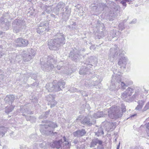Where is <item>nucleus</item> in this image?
Masks as SVG:
<instances>
[{
    "instance_id": "46",
    "label": "nucleus",
    "mask_w": 149,
    "mask_h": 149,
    "mask_svg": "<svg viewBox=\"0 0 149 149\" xmlns=\"http://www.w3.org/2000/svg\"><path fill=\"white\" fill-rule=\"evenodd\" d=\"M24 113H26L27 114H31V113H30V112L29 111H28V110H27L26 109L24 111Z\"/></svg>"
},
{
    "instance_id": "41",
    "label": "nucleus",
    "mask_w": 149,
    "mask_h": 149,
    "mask_svg": "<svg viewBox=\"0 0 149 149\" xmlns=\"http://www.w3.org/2000/svg\"><path fill=\"white\" fill-rule=\"evenodd\" d=\"M96 141H97V144L98 143L100 145H102V142L101 140H99L97 139H96Z\"/></svg>"
},
{
    "instance_id": "4",
    "label": "nucleus",
    "mask_w": 149,
    "mask_h": 149,
    "mask_svg": "<svg viewBox=\"0 0 149 149\" xmlns=\"http://www.w3.org/2000/svg\"><path fill=\"white\" fill-rule=\"evenodd\" d=\"M57 127L56 123L48 121L42 126L40 130V132L44 135H50L53 134H56V132L54 133L53 131L55 128Z\"/></svg>"
},
{
    "instance_id": "12",
    "label": "nucleus",
    "mask_w": 149,
    "mask_h": 149,
    "mask_svg": "<svg viewBox=\"0 0 149 149\" xmlns=\"http://www.w3.org/2000/svg\"><path fill=\"white\" fill-rule=\"evenodd\" d=\"M134 92V89L131 87H128L125 91L122 93L121 98L124 100L126 101L128 97L131 96Z\"/></svg>"
},
{
    "instance_id": "57",
    "label": "nucleus",
    "mask_w": 149,
    "mask_h": 149,
    "mask_svg": "<svg viewBox=\"0 0 149 149\" xmlns=\"http://www.w3.org/2000/svg\"><path fill=\"white\" fill-rule=\"evenodd\" d=\"M123 0V1H125L126 2H129V0Z\"/></svg>"
},
{
    "instance_id": "48",
    "label": "nucleus",
    "mask_w": 149,
    "mask_h": 149,
    "mask_svg": "<svg viewBox=\"0 0 149 149\" xmlns=\"http://www.w3.org/2000/svg\"><path fill=\"white\" fill-rule=\"evenodd\" d=\"M37 136V135H36V134H34V135H32L31 136V138L32 139H33V138H34V137H36V136Z\"/></svg>"
},
{
    "instance_id": "52",
    "label": "nucleus",
    "mask_w": 149,
    "mask_h": 149,
    "mask_svg": "<svg viewBox=\"0 0 149 149\" xmlns=\"http://www.w3.org/2000/svg\"><path fill=\"white\" fill-rule=\"evenodd\" d=\"M1 49L0 48V57H1L3 54V53L1 51Z\"/></svg>"
},
{
    "instance_id": "53",
    "label": "nucleus",
    "mask_w": 149,
    "mask_h": 149,
    "mask_svg": "<svg viewBox=\"0 0 149 149\" xmlns=\"http://www.w3.org/2000/svg\"><path fill=\"white\" fill-rule=\"evenodd\" d=\"M97 81H95V83H94V84H93V86H95L96 85H97Z\"/></svg>"
},
{
    "instance_id": "59",
    "label": "nucleus",
    "mask_w": 149,
    "mask_h": 149,
    "mask_svg": "<svg viewBox=\"0 0 149 149\" xmlns=\"http://www.w3.org/2000/svg\"><path fill=\"white\" fill-rule=\"evenodd\" d=\"M49 84H47L46 85V87L47 88V87H48V86H49Z\"/></svg>"
},
{
    "instance_id": "34",
    "label": "nucleus",
    "mask_w": 149,
    "mask_h": 149,
    "mask_svg": "<svg viewBox=\"0 0 149 149\" xmlns=\"http://www.w3.org/2000/svg\"><path fill=\"white\" fill-rule=\"evenodd\" d=\"M104 31H102L100 33V35H99L98 36H97L96 38L99 39H100L101 38L103 37L104 36Z\"/></svg>"
},
{
    "instance_id": "61",
    "label": "nucleus",
    "mask_w": 149,
    "mask_h": 149,
    "mask_svg": "<svg viewBox=\"0 0 149 149\" xmlns=\"http://www.w3.org/2000/svg\"><path fill=\"white\" fill-rule=\"evenodd\" d=\"M45 113V114H47L48 113V112H46Z\"/></svg>"
},
{
    "instance_id": "11",
    "label": "nucleus",
    "mask_w": 149,
    "mask_h": 149,
    "mask_svg": "<svg viewBox=\"0 0 149 149\" xmlns=\"http://www.w3.org/2000/svg\"><path fill=\"white\" fill-rule=\"evenodd\" d=\"M118 50V49L116 45H115L114 47L110 49L109 55V59L110 61L113 62L114 59L117 56Z\"/></svg>"
},
{
    "instance_id": "51",
    "label": "nucleus",
    "mask_w": 149,
    "mask_h": 149,
    "mask_svg": "<svg viewBox=\"0 0 149 149\" xmlns=\"http://www.w3.org/2000/svg\"><path fill=\"white\" fill-rule=\"evenodd\" d=\"M136 95L137 94H136V93H135V94L134 95H133L132 97L133 98H136Z\"/></svg>"
},
{
    "instance_id": "2",
    "label": "nucleus",
    "mask_w": 149,
    "mask_h": 149,
    "mask_svg": "<svg viewBox=\"0 0 149 149\" xmlns=\"http://www.w3.org/2000/svg\"><path fill=\"white\" fill-rule=\"evenodd\" d=\"M65 40L64 35L61 33H57L55 38L49 41L48 45L51 50H57L62 45L65 44Z\"/></svg>"
},
{
    "instance_id": "42",
    "label": "nucleus",
    "mask_w": 149,
    "mask_h": 149,
    "mask_svg": "<svg viewBox=\"0 0 149 149\" xmlns=\"http://www.w3.org/2000/svg\"><path fill=\"white\" fill-rule=\"evenodd\" d=\"M120 3L123 5V6L126 7V2L123 0L121 1Z\"/></svg>"
},
{
    "instance_id": "33",
    "label": "nucleus",
    "mask_w": 149,
    "mask_h": 149,
    "mask_svg": "<svg viewBox=\"0 0 149 149\" xmlns=\"http://www.w3.org/2000/svg\"><path fill=\"white\" fill-rule=\"evenodd\" d=\"M52 11L53 12V10H52V7H51L50 6H48L46 9V12L48 13H50L51 11Z\"/></svg>"
},
{
    "instance_id": "1",
    "label": "nucleus",
    "mask_w": 149,
    "mask_h": 149,
    "mask_svg": "<svg viewBox=\"0 0 149 149\" xmlns=\"http://www.w3.org/2000/svg\"><path fill=\"white\" fill-rule=\"evenodd\" d=\"M41 64L42 65L41 68L43 70L48 71L52 70L55 71L56 68L58 70L63 69V66L58 65L56 67H55L54 64H57V62L56 60L53 58V56H47L43 59L42 58L40 60Z\"/></svg>"
},
{
    "instance_id": "60",
    "label": "nucleus",
    "mask_w": 149,
    "mask_h": 149,
    "mask_svg": "<svg viewBox=\"0 0 149 149\" xmlns=\"http://www.w3.org/2000/svg\"><path fill=\"white\" fill-rule=\"evenodd\" d=\"M136 115H133L131 116L132 117H134V116H135Z\"/></svg>"
},
{
    "instance_id": "6",
    "label": "nucleus",
    "mask_w": 149,
    "mask_h": 149,
    "mask_svg": "<svg viewBox=\"0 0 149 149\" xmlns=\"http://www.w3.org/2000/svg\"><path fill=\"white\" fill-rule=\"evenodd\" d=\"M121 77L119 75L116 76L115 77L113 75L112 76V85L111 86V88H112L111 90L116 88V89L117 86H118L119 88L125 89L127 86L123 82L121 81Z\"/></svg>"
},
{
    "instance_id": "25",
    "label": "nucleus",
    "mask_w": 149,
    "mask_h": 149,
    "mask_svg": "<svg viewBox=\"0 0 149 149\" xmlns=\"http://www.w3.org/2000/svg\"><path fill=\"white\" fill-rule=\"evenodd\" d=\"M6 127L3 126L0 127V135H1L3 136L5 134L7 131Z\"/></svg>"
},
{
    "instance_id": "58",
    "label": "nucleus",
    "mask_w": 149,
    "mask_h": 149,
    "mask_svg": "<svg viewBox=\"0 0 149 149\" xmlns=\"http://www.w3.org/2000/svg\"><path fill=\"white\" fill-rule=\"evenodd\" d=\"M120 148V146L119 145H118V146L117 147V149H119Z\"/></svg>"
},
{
    "instance_id": "8",
    "label": "nucleus",
    "mask_w": 149,
    "mask_h": 149,
    "mask_svg": "<svg viewBox=\"0 0 149 149\" xmlns=\"http://www.w3.org/2000/svg\"><path fill=\"white\" fill-rule=\"evenodd\" d=\"M65 142L63 144V146H66L67 148L69 147L70 146V144L68 141V140L64 136L62 139L58 141H54L51 144V146L53 148H56L59 149L61 147V144Z\"/></svg>"
},
{
    "instance_id": "15",
    "label": "nucleus",
    "mask_w": 149,
    "mask_h": 149,
    "mask_svg": "<svg viewBox=\"0 0 149 149\" xmlns=\"http://www.w3.org/2000/svg\"><path fill=\"white\" fill-rule=\"evenodd\" d=\"M30 53H32V54H28L27 52L26 51H23V57L24 59L26 61H30L36 54V52L33 49H31L30 51Z\"/></svg>"
},
{
    "instance_id": "23",
    "label": "nucleus",
    "mask_w": 149,
    "mask_h": 149,
    "mask_svg": "<svg viewBox=\"0 0 149 149\" xmlns=\"http://www.w3.org/2000/svg\"><path fill=\"white\" fill-rule=\"evenodd\" d=\"M105 117L103 111L98 112L93 115V117L95 118H98L101 117Z\"/></svg>"
},
{
    "instance_id": "63",
    "label": "nucleus",
    "mask_w": 149,
    "mask_h": 149,
    "mask_svg": "<svg viewBox=\"0 0 149 149\" xmlns=\"http://www.w3.org/2000/svg\"><path fill=\"white\" fill-rule=\"evenodd\" d=\"M52 15V16H53V17H54V16H55V15Z\"/></svg>"
},
{
    "instance_id": "43",
    "label": "nucleus",
    "mask_w": 149,
    "mask_h": 149,
    "mask_svg": "<svg viewBox=\"0 0 149 149\" xmlns=\"http://www.w3.org/2000/svg\"><path fill=\"white\" fill-rule=\"evenodd\" d=\"M31 119L32 120L31 121V122L32 123L35 122L36 121V118L33 116H32Z\"/></svg>"
},
{
    "instance_id": "19",
    "label": "nucleus",
    "mask_w": 149,
    "mask_h": 149,
    "mask_svg": "<svg viewBox=\"0 0 149 149\" xmlns=\"http://www.w3.org/2000/svg\"><path fill=\"white\" fill-rule=\"evenodd\" d=\"M92 65H91L89 64L85 68H83L80 69L79 71V73L80 74H85L86 73H87V72L89 70L91 69V68H92Z\"/></svg>"
},
{
    "instance_id": "38",
    "label": "nucleus",
    "mask_w": 149,
    "mask_h": 149,
    "mask_svg": "<svg viewBox=\"0 0 149 149\" xmlns=\"http://www.w3.org/2000/svg\"><path fill=\"white\" fill-rule=\"evenodd\" d=\"M119 56H120L121 54L123 55L125 54V52L124 51H123L122 49H120L119 50Z\"/></svg>"
},
{
    "instance_id": "55",
    "label": "nucleus",
    "mask_w": 149,
    "mask_h": 149,
    "mask_svg": "<svg viewBox=\"0 0 149 149\" xmlns=\"http://www.w3.org/2000/svg\"><path fill=\"white\" fill-rule=\"evenodd\" d=\"M33 85L34 86H35V85L37 86L38 85V84L37 83H33Z\"/></svg>"
},
{
    "instance_id": "20",
    "label": "nucleus",
    "mask_w": 149,
    "mask_h": 149,
    "mask_svg": "<svg viewBox=\"0 0 149 149\" xmlns=\"http://www.w3.org/2000/svg\"><path fill=\"white\" fill-rule=\"evenodd\" d=\"M86 133L84 129H82L81 130H79L74 132L73 135L75 137H79L83 136Z\"/></svg>"
},
{
    "instance_id": "13",
    "label": "nucleus",
    "mask_w": 149,
    "mask_h": 149,
    "mask_svg": "<svg viewBox=\"0 0 149 149\" xmlns=\"http://www.w3.org/2000/svg\"><path fill=\"white\" fill-rule=\"evenodd\" d=\"M10 23L8 20L3 17L0 19V26L7 30L9 28Z\"/></svg>"
},
{
    "instance_id": "49",
    "label": "nucleus",
    "mask_w": 149,
    "mask_h": 149,
    "mask_svg": "<svg viewBox=\"0 0 149 149\" xmlns=\"http://www.w3.org/2000/svg\"><path fill=\"white\" fill-rule=\"evenodd\" d=\"M31 49H29L28 50V53H27L28 54H31H31H32V53H30V51L31 50Z\"/></svg>"
},
{
    "instance_id": "17",
    "label": "nucleus",
    "mask_w": 149,
    "mask_h": 149,
    "mask_svg": "<svg viewBox=\"0 0 149 149\" xmlns=\"http://www.w3.org/2000/svg\"><path fill=\"white\" fill-rule=\"evenodd\" d=\"M128 61V59L127 57L125 56H123L120 59L118 64L120 67H123L125 68Z\"/></svg>"
},
{
    "instance_id": "28",
    "label": "nucleus",
    "mask_w": 149,
    "mask_h": 149,
    "mask_svg": "<svg viewBox=\"0 0 149 149\" xmlns=\"http://www.w3.org/2000/svg\"><path fill=\"white\" fill-rule=\"evenodd\" d=\"M55 96L54 95L49 94L47 97V100L49 102L53 101L54 99Z\"/></svg>"
},
{
    "instance_id": "40",
    "label": "nucleus",
    "mask_w": 149,
    "mask_h": 149,
    "mask_svg": "<svg viewBox=\"0 0 149 149\" xmlns=\"http://www.w3.org/2000/svg\"><path fill=\"white\" fill-rule=\"evenodd\" d=\"M31 77L32 78L35 79L37 77V75L36 74H31Z\"/></svg>"
},
{
    "instance_id": "39",
    "label": "nucleus",
    "mask_w": 149,
    "mask_h": 149,
    "mask_svg": "<svg viewBox=\"0 0 149 149\" xmlns=\"http://www.w3.org/2000/svg\"><path fill=\"white\" fill-rule=\"evenodd\" d=\"M31 117L32 116H27L26 117V120L27 121H31V120H32L31 119Z\"/></svg>"
},
{
    "instance_id": "21",
    "label": "nucleus",
    "mask_w": 149,
    "mask_h": 149,
    "mask_svg": "<svg viewBox=\"0 0 149 149\" xmlns=\"http://www.w3.org/2000/svg\"><path fill=\"white\" fill-rule=\"evenodd\" d=\"M145 102V101L144 100H138L137 102L138 104V105L136 107L135 110L138 111L140 110L142 108Z\"/></svg>"
},
{
    "instance_id": "35",
    "label": "nucleus",
    "mask_w": 149,
    "mask_h": 149,
    "mask_svg": "<svg viewBox=\"0 0 149 149\" xmlns=\"http://www.w3.org/2000/svg\"><path fill=\"white\" fill-rule=\"evenodd\" d=\"M118 27L120 30H122L124 29V25L123 23H120L118 25Z\"/></svg>"
},
{
    "instance_id": "16",
    "label": "nucleus",
    "mask_w": 149,
    "mask_h": 149,
    "mask_svg": "<svg viewBox=\"0 0 149 149\" xmlns=\"http://www.w3.org/2000/svg\"><path fill=\"white\" fill-rule=\"evenodd\" d=\"M79 51H77L76 49H74L73 51H71L70 53L69 57L72 58V60L76 61L78 58H81L82 56L79 54Z\"/></svg>"
},
{
    "instance_id": "54",
    "label": "nucleus",
    "mask_w": 149,
    "mask_h": 149,
    "mask_svg": "<svg viewBox=\"0 0 149 149\" xmlns=\"http://www.w3.org/2000/svg\"><path fill=\"white\" fill-rule=\"evenodd\" d=\"M72 25L73 26L75 27V26L76 25V22H73V24H72Z\"/></svg>"
},
{
    "instance_id": "9",
    "label": "nucleus",
    "mask_w": 149,
    "mask_h": 149,
    "mask_svg": "<svg viewBox=\"0 0 149 149\" xmlns=\"http://www.w3.org/2000/svg\"><path fill=\"white\" fill-rule=\"evenodd\" d=\"M65 84V82L63 81H60L56 84L54 83L51 84L50 86H51V87L49 88L48 90L49 92L59 91L64 88Z\"/></svg>"
},
{
    "instance_id": "3",
    "label": "nucleus",
    "mask_w": 149,
    "mask_h": 149,
    "mask_svg": "<svg viewBox=\"0 0 149 149\" xmlns=\"http://www.w3.org/2000/svg\"><path fill=\"white\" fill-rule=\"evenodd\" d=\"M121 110L119 107L114 106L110 108L108 111V116L111 119H116L122 116L123 112H125L126 109L125 105L121 104Z\"/></svg>"
},
{
    "instance_id": "47",
    "label": "nucleus",
    "mask_w": 149,
    "mask_h": 149,
    "mask_svg": "<svg viewBox=\"0 0 149 149\" xmlns=\"http://www.w3.org/2000/svg\"><path fill=\"white\" fill-rule=\"evenodd\" d=\"M72 90H73V91L74 92H76L78 91L77 89L76 88H73Z\"/></svg>"
},
{
    "instance_id": "27",
    "label": "nucleus",
    "mask_w": 149,
    "mask_h": 149,
    "mask_svg": "<svg viewBox=\"0 0 149 149\" xmlns=\"http://www.w3.org/2000/svg\"><path fill=\"white\" fill-rule=\"evenodd\" d=\"M108 125L109 130H113L115 128V123L109 122L107 123Z\"/></svg>"
},
{
    "instance_id": "5",
    "label": "nucleus",
    "mask_w": 149,
    "mask_h": 149,
    "mask_svg": "<svg viewBox=\"0 0 149 149\" xmlns=\"http://www.w3.org/2000/svg\"><path fill=\"white\" fill-rule=\"evenodd\" d=\"M53 12L56 15L60 12L68 18H69L71 13L70 10L68 9L65 4L63 2L59 3L56 8L53 9Z\"/></svg>"
},
{
    "instance_id": "10",
    "label": "nucleus",
    "mask_w": 149,
    "mask_h": 149,
    "mask_svg": "<svg viewBox=\"0 0 149 149\" xmlns=\"http://www.w3.org/2000/svg\"><path fill=\"white\" fill-rule=\"evenodd\" d=\"M50 30L49 24L47 21L42 22L39 24L37 29V32L39 34H41L43 32H48Z\"/></svg>"
},
{
    "instance_id": "37",
    "label": "nucleus",
    "mask_w": 149,
    "mask_h": 149,
    "mask_svg": "<svg viewBox=\"0 0 149 149\" xmlns=\"http://www.w3.org/2000/svg\"><path fill=\"white\" fill-rule=\"evenodd\" d=\"M79 92L83 96H87V94L86 93L85 91H79Z\"/></svg>"
},
{
    "instance_id": "7",
    "label": "nucleus",
    "mask_w": 149,
    "mask_h": 149,
    "mask_svg": "<svg viewBox=\"0 0 149 149\" xmlns=\"http://www.w3.org/2000/svg\"><path fill=\"white\" fill-rule=\"evenodd\" d=\"M25 21L22 19H17L13 22L12 26L14 28V32L15 33L19 32L26 27Z\"/></svg>"
},
{
    "instance_id": "50",
    "label": "nucleus",
    "mask_w": 149,
    "mask_h": 149,
    "mask_svg": "<svg viewBox=\"0 0 149 149\" xmlns=\"http://www.w3.org/2000/svg\"><path fill=\"white\" fill-rule=\"evenodd\" d=\"M78 141H77L75 139L74 140L73 142L75 144H76L78 143Z\"/></svg>"
},
{
    "instance_id": "24",
    "label": "nucleus",
    "mask_w": 149,
    "mask_h": 149,
    "mask_svg": "<svg viewBox=\"0 0 149 149\" xmlns=\"http://www.w3.org/2000/svg\"><path fill=\"white\" fill-rule=\"evenodd\" d=\"M82 123L84 125H87L89 126H91L92 123L91 122L90 119L87 117H85L82 121Z\"/></svg>"
},
{
    "instance_id": "56",
    "label": "nucleus",
    "mask_w": 149,
    "mask_h": 149,
    "mask_svg": "<svg viewBox=\"0 0 149 149\" xmlns=\"http://www.w3.org/2000/svg\"><path fill=\"white\" fill-rule=\"evenodd\" d=\"M3 73V72H2L1 71V70H0V75H2Z\"/></svg>"
},
{
    "instance_id": "62",
    "label": "nucleus",
    "mask_w": 149,
    "mask_h": 149,
    "mask_svg": "<svg viewBox=\"0 0 149 149\" xmlns=\"http://www.w3.org/2000/svg\"><path fill=\"white\" fill-rule=\"evenodd\" d=\"M2 32L0 31V35H1V34H2Z\"/></svg>"
},
{
    "instance_id": "36",
    "label": "nucleus",
    "mask_w": 149,
    "mask_h": 149,
    "mask_svg": "<svg viewBox=\"0 0 149 149\" xmlns=\"http://www.w3.org/2000/svg\"><path fill=\"white\" fill-rule=\"evenodd\" d=\"M67 27L70 30H73L74 29H76L77 27H75L73 26H72V25H68L67 26Z\"/></svg>"
},
{
    "instance_id": "64",
    "label": "nucleus",
    "mask_w": 149,
    "mask_h": 149,
    "mask_svg": "<svg viewBox=\"0 0 149 149\" xmlns=\"http://www.w3.org/2000/svg\"><path fill=\"white\" fill-rule=\"evenodd\" d=\"M120 142H119V144H118V145H119V146H120Z\"/></svg>"
},
{
    "instance_id": "22",
    "label": "nucleus",
    "mask_w": 149,
    "mask_h": 149,
    "mask_svg": "<svg viewBox=\"0 0 149 149\" xmlns=\"http://www.w3.org/2000/svg\"><path fill=\"white\" fill-rule=\"evenodd\" d=\"M15 100L14 96L12 95H7L5 98V100L6 102L10 103L12 104Z\"/></svg>"
},
{
    "instance_id": "26",
    "label": "nucleus",
    "mask_w": 149,
    "mask_h": 149,
    "mask_svg": "<svg viewBox=\"0 0 149 149\" xmlns=\"http://www.w3.org/2000/svg\"><path fill=\"white\" fill-rule=\"evenodd\" d=\"M13 109L14 107L12 106L9 107L7 106L6 108L5 112L7 113H9L13 110Z\"/></svg>"
},
{
    "instance_id": "31",
    "label": "nucleus",
    "mask_w": 149,
    "mask_h": 149,
    "mask_svg": "<svg viewBox=\"0 0 149 149\" xmlns=\"http://www.w3.org/2000/svg\"><path fill=\"white\" fill-rule=\"evenodd\" d=\"M149 109V103L147 102L142 110V111L144 112Z\"/></svg>"
},
{
    "instance_id": "44",
    "label": "nucleus",
    "mask_w": 149,
    "mask_h": 149,
    "mask_svg": "<svg viewBox=\"0 0 149 149\" xmlns=\"http://www.w3.org/2000/svg\"><path fill=\"white\" fill-rule=\"evenodd\" d=\"M147 128L148 130H147L148 135H149V123L147 125Z\"/></svg>"
},
{
    "instance_id": "45",
    "label": "nucleus",
    "mask_w": 149,
    "mask_h": 149,
    "mask_svg": "<svg viewBox=\"0 0 149 149\" xmlns=\"http://www.w3.org/2000/svg\"><path fill=\"white\" fill-rule=\"evenodd\" d=\"M136 22V19H134L133 20L132 22H130V24H134Z\"/></svg>"
},
{
    "instance_id": "32",
    "label": "nucleus",
    "mask_w": 149,
    "mask_h": 149,
    "mask_svg": "<svg viewBox=\"0 0 149 149\" xmlns=\"http://www.w3.org/2000/svg\"><path fill=\"white\" fill-rule=\"evenodd\" d=\"M51 103V108L54 107L57 103L56 101L54 100V99L53 101H50Z\"/></svg>"
},
{
    "instance_id": "18",
    "label": "nucleus",
    "mask_w": 149,
    "mask_h": 149,
    "mask_svg": "<svg viewBox=\"0 0 149 149\" xmlns=\"http://www.w3.org/2000/svg\"><path fill=\"white\" fill-rule=\"evenodd\" d=\"M118 13V11L117 8L115 7L113 8L110 10L109 16L111 17H112L111 19H113V18L117 16Z\"/></svg>"
},
{
    "instance_id": "29",
    "label": "nucleus",
    "mask_w": 149,
    "mask_h": 149,
    "mask_svg": "<svg viewBox=\"0 0 149 149\" xmlns=\"http://www.w3.org/2000/svg\"><path fill=\"white\" fill-rule=\"evenodd\" d=\"M103 134V132L102 128H100L98 131L95 132V134L97 136L102 135Z\"/></svg>"
},
{
    "instance_id": "30",
    "label": "nucleus",
    "mask_w": 149,
    "mask_h": 149,
    "mask_svg": "<svg viewBox=\"0 0 149 149\" xmlns=\"http://www.w3.org/2000/svg\"><path fill=\"white\" fill-rule=\"evenodd\" d=\"M97 144V141L96 139H94L92 140L90 145V147L92 148L94 147Z\"/></svg>"
},
{
    "instance_id": "14",
    "label": "nucleus",
    "mask_w": 149,
    "mask_h": 149,
    "mask_svg": "<svg viewBox=\"0 0 149 149\" xmlns=\"http://www.w3.org/2000/svg\"><path fill=\"white\" fill-rule=\"evenodd\" d=\"M15 45L17 47H25L27 46L29 43L28 40L22 38H18L15 41Z\"/></svg>"
}]
</instances>
